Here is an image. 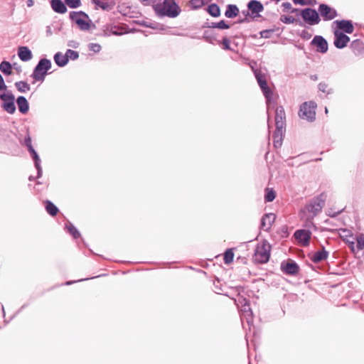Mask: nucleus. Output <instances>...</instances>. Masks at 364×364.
<instances>
[{
  "mask_svg": "<svg viewBox=\"0 0 364 364\" xmlns=\"http://www.w3.org/2000/svg\"><path fill=\"white\" fill-rule=\"evenodd\" d=\"M255 77L257 82L266 98L267 113V127H268V141L267 146H270V133L272 128L271 112L273 110V90L268 86L266 75L262 70L255 71Z\"/></svg>",
  "mask_w": 364,
  "mask_h": 364,
  "instance_id": "obj_1",
  "label": "nucleus"
},
{
  "mask_svg": "<svg viewBox=\"0 0 364 364\" xmlns=\"http://www.w3.org/2000/svg\"><path fill=\"white\" fill-rule=\"evenodd\" d=\"M153 9L159 17L176 18L181 11L175 0H164L162 3L154 4Z\"/></svg>",
  "mask_w": 364,
  "mask_h": 364,
  "instance_id": "obj_2",
  "label": "nucleus"
},
{
  "mask_svg": "<svg viewBox=\"0 0 364 364\" xmlns=\"http://www.w3.org/2000/svg\"><path fill=\"white\" fill-rule=\"evenodd\" d=\"M275 120L277 131L274 132V148H277L281 146L282 144L284 133L285 132L286 114L282 107L277 108Z\"/></svg>",
  "mask_w": 364,
  "mask_h": 364,
  "instance_id": "obj_3",
  "label": "nucleus"
},
{
  "mask_svg": "<svg viewBox=\"0 0 364 364\" xmlns=\"http://www.w3.org/2000/svg\"><path fill=\"white\" fill-rule=\"evenodd\" d=\"M247 10L242 11L244 18H239L236 21L237 23H249L248 16H250L253 18L259 16V14L264 10V5L257 0H250L247 4Z\"/></svg>",
  "mask_w": 364,
  "mask_h": 364,
  "instance_id": "obj_4",
  "label": "nucleus"
},
{
  "mask_svg": "<svg viewBox=\"0 0 364 364\" xmlns=\"http://www.w3.org/2000/svg\"><path fill=\"white\" fill-rule=\"evenodd\" d=\"M51 67L50 60L46 58H41L33 68L31 77L36 81H43Z\"/></svg>",
  "mask_w": 364,
  "mask_h": 364,
  "instance_id": "obj_5",
  "label": "nucleus"
},
{
  "mask_svg": "<svg viewBox=\"0 0 364 364\" xmlns=\"http://www.w3.org/2000/svg\"><path fill=\"white\" fill-rule=\"evenodd\" d=\"M70 20L75 23L82 31H87L91 28L92 21L87 14L82 11H70L69 14Z\"/></svg>",
  "mask_w": 364,
  "mask_h": 364,
  "instance_id": "obj_6",
  "label": "nucleus"
},
{
  "mask_svg": "<svg viewBox=\"0 0 364 364\" xmlns=\"http://www.w3.org/2000/svg\"><path fill=\"white\" fill-rule=\"evenodd\" d=\"M271 245L266 240L263 241L261 245H258L252 256L255 263L263 264L267 262L270 257Z\"/></svg>",
  "mask_w": 364,
  "mask_h": 364,
  "instance_id": "obj_7",
  "label": "nucleus"
},
{
  "mask_svg": "<svg viewBox=\"0 0 364 364\" xmlns=\"http://www.w3.org/2000/svg\"><path fill=\"white\" fill-rule=\"evenodd\" d=\"M0 93L1 107L8 114H13L16 112L15 96L11 90Z\"/></svg>",
  "mask_w": 364,
  "mask_h": 364,
  "instance_id": "obj_8",
  "label": "nucleus"
},
{
  "mask_svg": "<svg viewBox=\"0 0 364 364\" xmlns=\"http://www.w3.org/2000/svg\"><path fill=\"white\" fill-rule=\"evenodd\" d=\"M326 199V194L325 193H321L306 205L305 208L311 214V217L316 216L321 211L325 205Z\"/></svg>",
  "mask_w": 364,
  "mask_h": 364,
  "instance_id": "obj_9",
  "label": "nucleus"
},
{
  "mask_svg": "<svg viewBox=\"0 0 364 364\" xmlns=\"http://www.w3.org/2000/svg\"><path fill=\"white\" fill-rule=\"evenodd\" d=\"M316 104L309 101L304 102L299 109V117L309 121H314L316 117Z\"/></svg>",
  "mask_w": 364,
  "mask_h": 364,
  "instance_id": "obj_10",
  "label": "nucleus"
},
{
  "mask_svg": "<svg viewBox=\"0 0 364 364\" xmlns=\"http://www.w3.org/2000/svg\"><path fill=\"white\" fill-rule=\"evenodd\" d=\"M238 301L241 304V321L243 322L245 319L248 326H250L253 323V315L250 308V301L244 297L240 298Z\"/></svg>",
  "mask_w": 364,
  "mask_h": 364,
  "instance_id": "obj_11",
  "label": "nucleus"
},
{
  "mask_svg": "<svg viewBox=\"0 0 364 364\" xmlns=\"http://www.w3.org/2000/svg\"><path fill=\"white\" fill-rule=\"evenodd\" d=\"M301 16L305 21L311 25L317 24L320 21L318 12L310 8L304 9L301 13Z\"/></svg>",
  "mask_w": 364,
  "mask_h": 364,
  "instance_id": "obj_12",
  "label": "nucleus"
},
{
  "mask_svg": "<svg viewBox=\"0 0 364 364\" xmlns=\"http://www.w3.org/2000/svg\"><path fill=\"white\" fill-rule=\"evenodd\" d=\"M333 33L335 36L334 46L339 49L346 47L350 41V38L343 32L337 29H334Z\"/></svg>",
  "mask_w": 364,
  "mask_h": 364,
  "instance_id": "obj_13",
  "label": "nucleus"
},
{
  "mask_svg": "<svg viewBox=\"0 0 364 364\" xmlns=\"http://www.w3.org/2000/svg\"><path fill=\"white\" fill-rule=\"evenodd\" d=\"M341 238L348 244L350 250L355 253V242L353 240V233L350 230L347 229H340L338 230Z\"/></svg>",
  "mask_w": 364,
  "mask_h": 364,
  "instance_id": "obj_14",
  "label": "nucleus"
},
{
  "mask_svg": "<svg viewBox=\"0 0 364 364\" xmlns=\"http://www.w3.org/2000/svg\"><path fill=\"white\" fill-rule=\"evenodd\" d=\"M318 11L325 21L332 20L337 16V12L334 9L323 4L319 6Z\"/></svg>",
  "mask_w": 364,
  "mask_h": 364,
  "instance_id": "obj_15",
  "label": "nucleus"
},
{
  "mask_svg": "<svg viewBox=\"0 0 364 364\" xmlns=\"http://www.w3.org/2000/svg\"><path fill=\"white\" fill-rule=\"evenodd\" d=\"M311 232L306 230H298L294 232V237L301 246H307L311 239Z\"/></svg>",
  "mask_w": 364,
  "mask_h": 364,
  "instance_id": "obj_16",
  "label": "nucleus"
},
{
  "mask_svg": "<svg viewBox=\"0 0 364 364\" xmlns=\"http://www.w3.org/2000/svg\"><path fill=\"white\" fill-rule=\"evenodd\" d=\"M333 24L336 25V27L334 29H337L341 31H343L346 33H352L354 31V26L350 21L348 20H341V21H336L333 22Z\"/></svg>",
  "mask_w": 364,
  "mask_h": 364,
  "instance_id": "obj_17",
  "label": "nucleus"
},
{
  "mask_svg": "<svg viewBox=\"0 0 364 364\" xmlns=\"http://www.w3.org/2000/svg\"><path fill=\"white\" fill-rule=\"evenodd\" d=\"M28 151L34 161V166L37 170L36 178H41L42 176V173H43V171H42V167L41 166V159L39 157V155L38 154L37 151L35 150L33 146L29 147L28 149Z\"/></svg>",
  "mask_w": 364,
  "mask_h": 364,
  "instance_id": "obj_18",
  "label": "nucleus"
},
{
  "mask_svg": "<svg viewBox=\"0 0 364 364\" xmlns=\"http://www.w3.org/2000/svg\"><path fill=\"white\" fill-rule=\"evenodd\" d=\"M311 44L316 47V50L318 52L324 53L328 50V43L327 41L321 36H316L312 41Z\"/></svg>",
  "mask_w": 364,
  "mask_h": 364,
  "instance_id": "obj_19",
  "label": "nucleus"
},
{
  "mask_svg": "<svg viewBox=\"0 0 364 364\" xmlns=\"http://www.w3.org/2000/svg\"><path fill=\"white\" fill-rule=\"evenodd\" d=\"M281 268L284 272L291 275L296 274L299 270V267L297 264L292 260L288 261L286 263H282Z\"/></svg>",
  "mask_w": 364,
  "mask_h": 364,
  "instance_id": "obj_20",
  "label": "nucleus"
},
{
  "mask_svg": "<svg viewBox=\"0 0 364 364\" xmlns=\"http://www.w3.org/2000/svg\"><path fill=\"white\" fill-rule=\"evenodd\" d=\"M50 6L52 9L58 14H63L67 12V5L62 0H50Z\"/></svg>",
  "mask_w": 364,
  "mask_h": 364,
  "instance_id": "obj_21",
  "label": "nucleus"
},
{
  "mask_svg": "<svg viewBox=\"0 0 364 364\" xmlns=\"http://www.w3.org/2000/svg\"><path fill=\"white\" fill-rule=\"evenodd\" d=\"M16 104L18 106V112L22 114H26L29 111V103L24 96H18L16 98Z\"/></svg>",
  "mask_w": 364,
  "mask_h": 364,
  "instance_id": "obj_22",
  "label": "nucleus"
},
{
  "mask_svg": "<svg viewBox=\"0 0 364 364\" xmlns=\"http://www.w3.org/2000/svg\"><path fill=\"white\" fill-rule=\"evenodd\" d=\"M18 56L21 60L27 62L32 59L33 54L27 46H20L18 49Z\"/></svg>",
  "mask_w": 364,
  "mask_h": 364,
  "instance_id": "obj_23",
  "label": "nucleus"
},
{
  "mask_svg": "<svg viewBox=\"0 0 364 364\" xmlns=\"http://www.w3.org/2000/svg\"><path fill=\"white\" fill-rule=\"evenodd\" d=\"M203 28H219L223 30L230 28V26L225 20H221L219 22H205L203 25Z\"/></svg>",
  "mask_w": 364,
  "mask_h": 364,
  "instance_id": "obj_24",
  "label": "nucleus"
},
{
  "mask_svg": "<svg viewBox=\"0 0 364 364\" xmlns=\"http://www.w3.org/2000/svg\"><path fill=\"white\" fill-rule=\"evenodd\" d=\"M53 59L55 64L60 68L65 67L68 63L67 55L63 54L61 52H57L54 55Z\"/></svg>",
  "mask_w": 364,
  "mask_h": 364,
  "instance_id": "obj_25",
  "label": "nucleus"
},
{
  "mask_svg": "<svg viewBox=\"0 0 364 364\" xmlns=\"http://www.w3.org/2000/svg\"><path fill=\"white\" fill-rule=\"evenodd\" d=\"M240 13L239 8L235 4H228L225 11V17L233 18L238 16Z\"/></svg>",
  "mask_w": 364,
  "mask_h": 364,
  "instance_id": "obj_26",
  "label": "nucleus"
},
{
  "mask_svg": "<svg viewBox=\"0 0 364 364\" xmlns=\"http://www.w3.org/2000/svg\"><path fill=\"white\" fill-rule=\"evenodd\" d=\"M203 38L208 43L213 45L219 44L220 45V41L216 38V36L213 31H205L203 33Z\"/></svg>",
  "mask_w": 364,
  "mask_h": 364,
  "instance_id": "obj_27",
  "label": "nucleus"
},
{
  "mask_svg": "<svg viewBox=\"0 0 364 364\" xmlns=\"http://www.w3.org/2000/svg\"><path fill=\"white\" fill-rule=\"evenodd\" d=\"M46 212L52 217L57 215L59 212L58 208L50 200L44 201Z\"/></svg>",
  "mask_w": 364,
  "mask_h": 364,
  "instance_id": "obj_28",
  "label": "nucleus"
},
{
  "mask_svg": "<svg viewBox=\"0 0 364 364\" xmlns=\"http://www.w3.org/2000/svg\"><path fill=\"white\" fill-rule=\"evenodd\" d=\"M271 215H273V213H266L265 215H264L261 219V222H260V226H259V228L261 230H268L269 229H270L272 223H273V220L271 221L269 220V218Z\"/></svg>",
  "mask_w": 364,
  "mask_h": 364,
  "instance_id": "obj_29",
  "label": "nucleus"
},
{
  "mask_svg": "<svg viewBox=\"0 0 364 364\" xmlns=\"http://www.w3.org/2000/svg\"><path fill=\"white\" fill-rule=\"evenodd\" d=\"M328 252L323 248L321 250L314 252L311 257V259L314 263H318L326 259L328 257Z\"/></svg>",
  "mask_w": 364,
  "mask_h": 364,
  "instance_id": "obj_30",
  "label": "nucleus"
},
{
  "mask_svg": "<svg viewBox=\"0 0 364 364\" xmlns=\"http://www.w3.org/2000/svg\"><path fill=\"white\" fill-rule=\"evenodd\" d=\"M206 11L210 16L215 18L219 17L221 14L220 8L215 3H212L210 5H208L206 9Z\"/></svg>",
  "mask_w": 364,
  "mask_h": 364,
  "instance_id": "obj_31",
  "label": "nucleus"
},
{
  "mask_svg": "<svg viewBox=\"0 0 364 364\" xmlns=\"http://www.w3.org/2000/svg\"><path fill=\"white\" fill-rule=\"evenodd\" d=\"M14 85L16 90L21 93H26L31 90V86L26 81H17Z\"/></svg>",
  "mask_w": 364,
  "mask_h": 364,
  "instance_id": "obj_32",
  "label": "nucleus"
},
{
  "mask_svg": "<svg viewBox=\"0 0 364 364\" xmlns=\"http://www.w3.org/2000/svg\"><path fill=\"white\" fill-rule=\"evenodd\" d=\"M12 65L10 62L3 60L0 63V70L6 75H9L12 73Z\"/></svg>",
  "mask_w": 364,
  "mask_h": 364,
  "instance_id": "obj_33",
  "label": "nucleus"
},
{
  "mask_svg": "<svg viewBox=\"0 0 364 364\" xmlns=\"http://www.w3.org/2000/svg\"><path fill=\"white\" fill-rule=\"evenodd\" d=\"M233 248L227 249L223 255V261L225 264H230L233 262L234 252Z\"/></svg>",
  "mask_w": 364,
  "mask_h": 364,
  "instance_id": "obj_34",
  "label": "nucleus"
},
{
  "mask_svg": "<svg viewBox=\"0 0 364 364\" xmlns=\"http://www.w3.org/2000/svg\"><path fill=\"white\" fill-rule=\"evenodd\" d=\"M65 228L68 230V232L73 235V237L75 239H77L80 237V232L78 231V230L75 227V225L71 223H68L65 224Z\"/></svg>",
  "mask_w": 364,
  "mask_h": 364,
  "instance_id": "obj_35",
  "label": "nucleus"
},
{
  "mask_svg": "<svg viewBox=\"0 0 364 364\" xmlns=\"http://www.w3.org/2000/svg\"><path fill=\"white\" fill-rule=\"evenodd\" d=\"M357 245L355 246V252L364 249V234H360L356 237Z\"/></svg>",
  "mask_w": 364,
  "mask_h": 364,
  "instance_id": "obj_36",
  "label": "nucleus"
},
{
  "mask_svg": "<svg viewBox=\"0 0 364 364\" xmlns=\"http://www.w3.org/2000/svg\"><path fill=\"white\" fill-rule=\"evenodd\" d=\"M65 54L67 55L68 61L70 59L72 60H75L79 58V53L71 49H68L65 52Z\"/></svg>",
  "mask_w": 364,
  "mask_h": 364,
  "instance_id": "obj_37",
  "label": "nucleus"
},
{
  "mask_svg": "<svg viewBox=\"0 0 364 364\" xmlns=\"http://www.w3.org/2000/svg\"><path fill=\"white\" fill-rule=\"evenodd\" d=\"M65 2L70 9H77L81 6L80 0H65Z\"/></svg>",
  "mask_w": 364,
  "mask_h": 364,
  "instance_id": "obj_38",
  "label": "nucleus"
},
{
  "mask_svg": "<svg viewBox=\"0 0 364 364\" xmlns=\"http://www.w3.org/2000/svg\"><path fill=\"white\" fill-rule=\"evenodd\" d=\"M88 48L90 51L98 53L100 52L102 47L99 43H90L88 44Z\"/></svg>",
  "mask_w": 364,
  "mask_h": 364,
  "instance_id": "obj_39",
  "label": "nucleus"
},
{
  "mask_svg": "<svg viewBox=\"0 0 364 364\" xmlns=\"http://www.w3.org/2000/svg\"><path fill=\"white\" fill-rule=\"evenodd\" d=\"M144 26L147 27V28H154V29H158V30H164V25L161 24V23H144L143 24Z\"/></svg>",
  "mask_w": 364,
  "mask_h": 364,
  "instance_id": "obj_40",
  "label": "nucleus"
},
{
  "mask_svg": "<svg viewBox=\"0 0 364 364\" xmlns=\"http://www.w3.org/2000/svg\"><path fill=\"white\" fill-rule=\"evenodd\" d=\"M264 200L266 202L273 201V188H266V194L264 196Z\"/></svg>",
  "mask_w": 364,
  "mask_h": 364,
  "instance_id": "obj_41",
  "label": "nucleus"
},
{
  "mask_svg": "<svg viewBox=\"0 0 364 364\" xmlns=\"http://www.w3.org/2000/svg\"><path fill=\"white\" fill-rule=\"evenodd\" d=\"M21 144L23 145H24L25 146H26L27 149H28L31 146H33L32 143H31V138L28 130H27V134L25 136V137L23 139V141L21 142Z\"/></svg>",
  "mask_w": 364,
  "mask_h": 364,
  "instance_id": "obj_42",
  "label": "nucleus"
},
{
  "mask_svg": "<svg viewBox=\"0 0 364 364\" xmlns=\"http://www.w3.org/2000/svg\"><path fill=\"white\" fill-rule=\"evenodd\" d=\"M190 3L194 9H198L204 5L203 0H191Z\"/></svg>",
  "mask_w": 364,
  "mask_h": 364,
  "instance_id": "obj_43",
  "label": "nucleus"
},
{
  "mask_svg": "<svg viewBox=\"0 0 364 364\" xmlns=\"http://www.w3.org/2000/svg\"><path fill=\"white\" fill-rule=\"evenodd\" d=\"M277 234L281 238H285L289 235L288 228L287 226H282L279 230H277Z\"/></svg>",
  "mask_w": 364,
  "mask_h": 364,
  "instance_id": "obj_44",
  "label": "nucleus"
},
{
  "mask_svg": "<svg viewBox=\"0 0 364 364\" xmlns=\"http://www.w3.org/2000/svg\"><path fill=\"white\" fill-rule=\"evenodd\" d=\"M220 44L223 45V48L225 50H230V41L227 37H223L220 41Z\"/></svg>",
  "mask_w": 364,
  "mask_h": 364,
  "instance_id": "obj_45",
  "label": "nucleus"
},
{
  "mask_svg": "<svg viewBox=\"0 0 364 364\" xmlns=\"http://www.w3.org/2000/svg\"><path fill=\"white\" fill-rule=\"evenodd\" d=\"M273 34V28L263 30L259 32L261 38H270Z\"/></svg>",
  "mask_w": 364,
  "mask_h": 364,
  "instance_id": "obj_46",
  "label": "nucleus"
},
{
  "mask_svg": "<svg viewBox=\"0 0 364 364\" xmlns=\"http://www.w3.org/2000/svg\"><path fill=\"white\" fill-rule=\"evenodd\" d=\"M92 1L93 4H95V5L98 6H100V8H102L104 10L107 9V7H108V4L107 3L101 1L100 0H92Z\"/></svg>",
  "mask_w": 364,
  "mask_h": 364,
  "instance_id": "obj_47",
  "label": "nucleus"
},
{
  "mask_svg": "<svg viewBox=\"0 0 364 364\" xmlns=\"http://www.w3.org/2000/svg\"><path fill=\"white\" fill-rule=\"evenodd\" d=\"M294 18L292 16H282L281 21L286 23H291L294 22Z\"/></svg>",
  "mask_w": 364,
  "mask_h": 364,
  "instance_id": "obj_48",
  "label": "nucleus"
},
{
  "mask_svg": "<svg viewBox=\"0 0 364 364\" xmlns=\"http://www.w3.org/2000/svg\"><path fill=\"white\" fill-rule=\"evenodd\" d=\"M0 90H7V86L5 84L4 80L2 75L0 74Z\"/></svg>",
  "mask_w": 364,
  "mask_h": 364,
  "instance_id": "obj_49",
  "label": "nucleus"
},
{
  "mask_svg": "<svg viewBox=\"0 0 364 364\" xmlns=\"http://www.w3.org/2000/svg\"><path fill=\"white\" fill-rule=\"evenodd\" d=\"M250 66L254 74H255V71L261 70L260 69H259L257 68V62H255V61H252L251 63H250Z\"/></svg>",
  "mask_w": 364,
  "mask_h": 364,
  "instance_id": "obj_50",
  "label": "nucleus"
},
{
  "mask_svg": "<svg viewBox=\"0 0 364 364\" xmlns=\"http://www.w3.org/2000/svg\"><path fill=\"white\" fill-rule=\"evenodd\" d=\"M80 43L75 41H69L68 43V46L70 47H73L74 48H77Z\"/></svg>",
  "mask_w": 364,
  "mask_h": 364,
  "instance_id": "obj_51",
  "label": "nucleus"
},
{
  "mask_svg": "<svg viewBox=\"0 0 364 364\" xmlns=\"http://www.w3.org/2000/svg\"><path fill=\"white\" fill-rule=\"evenodd\" d=\"M318 89H319V90L322 91L323 92H328V90H327L328 85L326 83L321 82L318 85Z\"/></svg>",
  "mask_w": 364,
  "mask_h": 364,
  "instance_id": "obj_52",
  "label": "nucleus"
},
{
  "mask_svg": "<svg viewBox=\"0 0 364 364\" xmlns=\"http://www.w3.org/2000/svg\"><path fill=\"white\" fill-rule=\"evenodd\" d=\"M282 6L284 7V10L289 11L291 9V4L289 2H284L282 4Z\"/></svg>",
  "mask_w": 364,
  "mask_h": 364,
  "instance_id": "obj_53",
  "label": "nucleus"
},
{
  "mask_svg": "<svg viewBox=\"0 0 364 364\" xmlns=\"http://www.w3.org/2000/svg\"><path fill=\"white\" fill-rule=\"evenodd\" d=\"M87 279H78L77 281H68L65 283L66 285H70V284H73L75 282H82V281H85V280H87Z\"/></svg>",
  "mask_w": 364,
  "mask_h": 364,
  "instance_id": "obj_54",
  "label": "nucleus"
},
{
  "mask_svg": "<svg viewBox=\"0 0 364 364\" xmlns=\"http://www.w3.org/2000/svg\"><path fill=\"white\" fill-rule=\"evenodd\" d=\"M295 4L304 5L305 4L304 0H293Z\"/></svg>",
  "mask_w": 364,
  "mask_h": 364,
  "instance_id": "obj_55",
  "label": "nucleus"
},
{
  "mask_svg": "<svg viewBox=\"0 0 364 364\" xmlns=\"http://www.w3.org/2000/svg\"><path fill=\"white\" fill-rule=\"evenodd\" d=\"M26 4L28 7H31L34 4L33 0H27Z\"/></svg>",
  "mask_w": 364,
  "mask_h": 364,
  "instance_id": "obj_56",
  "label": "nucleus"
},
{
  "mask_svg": "<svg viewBox=\"0 0 364 364\" xmlns=\"http://www.w3.org/2000/svg\"><path fill=\"white\" fill-rule=\"evenodd\" d=\"M215 292L219 294H222V293L220 291L221 290V288L218 287L216 284H215Z\"/></svg>",
  "mask_w": 364,
  "mask_h": 364,
  "instance_id": "obj_57",
  "label": "nucleus"
},
{
  "mask_svg": "<svg viewBox=\"0 0 364 364\" xmlns=\"http://www.w3.org/2000/svg\"><path fill=\"white\" fill-rule=\"evenodd\" d=\"M35 179H36V178H35V177H33V176H29V178H28V180H29L30 181H34Z\"/></svg>",
  "mask_w": 364,
  "mask_h": 364,
  "instance_id": "obj_58",
  "label": "nucleus"
},
{
  "mask_svg": "<svg viewBox=\"0 0 364 364\" xmlns=\"http://www.w3.org/2000/svg\"><path fill=\"white\" fill-rule=\"evenodd\" d=\"M1 307L2 312H3V315L4 316L5 315V311H4V306L2 304H1Z\"/></svg>",
  "mask_w": 364,
  "mask_h": 364,
  "instance_id": "obj_59",
  "label": "nucleus"
},
{
  "mask_svg": "<svg viewBox=\"0 0 364 364\" xmlns=\"http://www.w3.org/2000/svg\"><path fill=\"white\" fill-rule=\"evenodd\" d=\"M269 150L266 152V154H265V159H266V160H267V155L269 154Z\"/></svg>",
  "mask_w": 364,
  "mask_h": 364,
  "instance_id": "obj_60",
  "label": "nucleus"
},
{
  "mask_svg": "<svg viewBox=\"0 0 364 364\" xmlns=\"http://www.w3.org/2000/svg\"><path fill=\"white\" fill-rule=\"evenodd\" d=\"M112 33H113V34H114V35H120V34H121V33H117V32H115V31H113Z\"/></svg>",
  "mask_w": 364,
  "mask_h": 364,
  "instance_id": "obj_61",
  "label": "nucleus"
},
{
  "mask_svg": "<svg viewBox=\"0 0 364 364\" xmlns=\"http://www.w3.org/2000/svg\"><path fill=\"white\" fill-rule=\"evenodd\" d=\"M47 32H48V33H51V31H50V28H48V29L47 30Z\"/></svg>",
  "mask_w": 364,
  "mask_h": 364,
  "instance_id": "obj_62",
  "label": "nucleus"
},
{
  "mask_svg": "<svg viewBox=\"0 0 364 364\" xmlns=\"http://www.w3.org/2000/svg\"><path fill=\"white\" fill-rule=\"evenodd\" d=\"M26 304L23 305V306H21V309H23V308H25V307H26Z\"/></svg>",
  "mask_w": 364,
  "mask_h": 364,
  "instance_id": "obj_63",
  "label": "nucleus"
},
{
  "mask_svg": "<svg viewBox=\"0 0 364 364\" xmlns=\"http://www.w3.org/2000/svg\"><path fill=\"white\" fill-rule=\"evenodd\" d=\"M139 1H141V2L148 1V0H139Z\"/></svg>",
  "mask_w": 364,
  "mask_h": 364,
  "instance_id": "obj_64",
  "label": "nucleus"
}]
</instances>
